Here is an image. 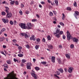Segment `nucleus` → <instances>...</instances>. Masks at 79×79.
I'll use <instances>...</instances> for the list:
<instances>
[{"label":"nucleus","mask_w":79,"mask_h":79,"mask_svg":"<svg viewBox=\"0 0 79 79\" xmlns=\"http://www.w3.org/2000/svg\"><path fill=\"white\" fill-rule=\"evenodd\" d=\"M67 36L68 40H69L70 39H73L72 40L74 42H77L78 39L76 38H73V36H71V35H70V33H69L68 31H67Z\"/></svg>","instance_id":"1"},{"label":"nucleus","mask_w":79,"mask_h":79,"mask_svg":"<svg viewBox=\"0 0 79 79\" xmlns=\"http://www.w3.org/2000/svg\"><path fill=\"white\" fill-rule=\"evenodd\" d=\"M19 26L22 29H27V26H26L25 24L24 23H20Z\"/></svg>","instance_id":"2"},{"label":"nucleus","mask_w":79,"mask_h":79,"mask_svg":"<svg viewBox=\"0 0 79 79\" xmlns=\"http://www.w3.org/2000/svg\"><path fill=\"white\" fill-rule=\"evenodd\" d=\"M27 29H31V27H32V26L31 24V23H28L27 24Z\"/></svg>","instance_id":"3"},{"label":"nucleus","mask_w":79,"mask_h":79,"mask_svg":"<svg viewBox=\"0 0 79 79\" xmlns=\"http://www.w3.org/2000/svg\"><path fill=\"white\" fill-rule=\"evenodd\" d=\"M79 12L78 11H75V13L73 15L75 16L76 19H77V16H79Z\"/></svg>","instance_id":"4"},{"label":"nucleus","mask_w":79,"mask_h":79,"mask_svg":"<svg viewBox=\"0 0 79 79\" xmlns=\"http://www.w3.org/2000/svg\"><path fill=\"white\" fill-rule=\"evenodd\" d=\"M32 73H31V75L33 76L34 79H37V75L35 74L34 73L35 72L34 71V70H32Z\"/></svg>","instance_id":"5"},{"label":"nucleus","mask_w":79,"mask_h":79,"mask_svg":"<svg viewBox=\"0 0 79 79\" xmlns=\"http://www.w3.org/2000/svg\"><path fill=\"white\" fill-rule=\"evenodd\" d=\"M7 13V15L6 16V18H11V16H12V14L11 13Z\"/></svg>","instance_id":"6"},{"label":"nucleus","mask_w":79,"mask_h":79,"mask_svg":"<svg viewBox=\"0 0 79 79\" xmlns=\"http://www.w3.org/2000/svg\"><path fill=\"white\" fill-rule=\"evenodd\" d=\"M21 34L22 36H24L25 38H29V36H28V35H27L26 33H22Z\"/></svg>","instance_id":"7"},{"label":"nucleus","mask_w":79,"mask_h":79,"mask_svg":"<svg viewBox=\"0 0 79 79\" xmlns=\"http://www.w3.org/2000/svg\"><path fill=\"white\" fill-rule=\"evenodd\" d=\"M30 40H33L35 41V36L33 35H31V37L30 38Z\"/></svg>","instance_id":"8"},{"label":"nucleus","mask_w":79,"mask_h":79,"mask_svg":"<svg viewBox=\"0 0 79 79\" xmlns=\"http://www.w3.org/2000/svg\"><path fill=\"white\" fill-rule=\"evenodd\" d=\"M73 67H70L69 68L68 71L70 73H71L73 71Z\"/></svg>","instance_id":"9"},{"label":"nucleus","mask_w":79,"mask_h":79,"mask_svg":"<svg viewBox=\"0 0 79 79\" xmlns=\"http://www.w3.org/2000/svg\"><path fill=\"white\" fill-rule=\"evenodd\" d=\"M51 61L53 63H55V57H54V56H52L51 58Z\"/></svg>","instance_id":"10"},{"label":"nucleus","mask_w":79,"mask_h":79,"mask_svg":"<svg viewBox=\"0 0 79 79\" xmlns=\"http://www.w3.org/2000/svg\"><path fill=\"white\" fill-rule=\"evenodd\" d=\"M60 31V29H57L56 30V32H54V34H59Z\"/></svg>","instance_id":"11"},{"label":"nucleus","mask_w":79,"mask_h":79,"mask_svg":"<svg viewBox=\"0 0 79 79\" xmlns=\"http://www.w3.org/2000/svg\"><path fill=\"white\" fill-rule=\"evenodd\" d=\"M5 8H6V10H5V11L7 13H9V11L8 10H9V8L8 7H5Z\"/></svg>","instance_id":"12"},{"label":"nucleus","mask_w":79,"mask_h":79,"mask_svg":"<svg viewBox=\"0 0 79 79\" xmlns=\"http://www.w3.org/2000/svg\"><path fill=\"white\" fill-rule=\"evenodd\" d=\"M65 56L67 58L69 59L70 58V56H69V54H67L65 55Z\"/></svg>","instance_id":"13"},{"label":"nucleus","mask_w":79,"mask_h":79,"mask_svg":"<svg viewBox=\"0 0 79 79\" xmlns=\"http://www.w3.org/2000/svg\"><path fill=\"white\" fill-rule=\"evenodd\" d=\"M48 47L49 48H50V49H53V46L51 45H48Z\"/></svg>","instance_id":"14"},{"label":"nucleus","mask_w":79,"mask_h":79,"mask_svg":"<svg viewBox=\"0 0 79 79\" xmlns=\"http://www.w3.org/2000/svg\"><path fill=\"white\" fill-rule=\"evenodd\" d=\"M57 61H58V63H59V64L61 63V59H59L58 58H57Z\"/></svg>","instance_id":"15"},{"label":"nucleus","mask_w":79,"mask_h":79,"mask_svg":"<svg viewBox=\"0 0 79 79\" xmlns=\"http://www.w3.org/2000/svg\"><path fill=\"white\" fill-rule=\"evenodd\" d=\"M57 70H58V71H60V72H61V73H63V69L61 68L58 69H57Z\"/></svg>","instance_id":"16"},{"label":"nucleus","mask_w":79,"mask_h":79,"mask_svg":"<svg viewBox=\"0 0 79 79\" xmlns=\"http://www.w3.org/2000/svg\"><path fill=\"white\" fill-rule=\"evenodd\" d=\"M56 35H55L56 37L57 38H60V34H56Z\"/></svg>","instance_id":"17"},{"label":"nucleus","mask_w":79,"mask_h":79,"mask_svg":"<svg viewBox=\"0 0 79 79\" xmlns=\"http://www.w3.org/2000/svg\"><path fill=\"white\" fill-rule=\"evenodd\" d=\"M27 66H32V64L31 63H28L27 64Z\"/></svg>","instance_id":"18"},{"label":"nucleus","mask_w":79,"mask_h":79,"mask_svg":"<svg viewBox=\"0 0 79 79\" xmlns=\"http://www.w3.org/2000/svg\"><path fill=\"white\" fill-rule=\"evenodd\" d=\"M5 39V38H0V42H2V41H3Z\"/></svg>","instance_id":"19"},{"label":"nucleus","mask_w":79,"mask_h":79,"mask_svg":"<svg viewBox=\"0 0 79 79\" xmlns=\"http://www.w3.org/2000/svg\"><path fill=\"white\" fill-rule=\"evenodd\" d=\"M18 56L19 57H23V54H19L18 55Z\"/></svg>","instance_id":"20"},{"label":"nucleus","mask_w":79,"mask_h":79,"mask_svg":"<svg viewBox=\"0 0 79 79\" xmlns=\"http://www.w3.org/2000/svg\"><path fill=\"white\" fill-rule=\"evenodd\" d=\"M4 68H8V66L6 64H4Z\"/></svg>","instance_id":"21"},{"label":"nucleus","mask_w":79,"mask_h":79,"mask_svg":"<svg viewBox=\"0 0 79 79\" xmlns=\"http://www.w3.org/2000/svg\"><path fill=\"white\" fill-rule=\"evenodd\" d=\"M55 3L56 6H58V1L55 0Z\"/></svg>","instance_id":"22"},{"label":"nucleus","mask_w":79,"mask_h":79,"mask_svg":"<svg viewBox=\"0 0 79 79\" xmlns=\"http://www.w3.org/2000/svg\"><path fill=\"white\" fill-rule=\"evenodd\" d=\"M40 40L39 38H37L36 39V41L38 42V43H37V44H39V42H40Z\"/></svg>","instance_id":"23"},{"label":"nucleus","mask_w":79,"mask_h":79,"mask_svg":"<svg viewBox=\"0 0 79 79\" xmlns=\"http://www.w3.org/2000/svg\"><path fill=\"white\" fill-rule=\"evenodd\" d=\"M47 39L48 40H51V37L50 36V35H48V36Z\"/></svg>","instance_id":"24"},{"label":"nucleus","mask_w":79,"mask_h":79,"mask_svg":"<svg viewBox=\"0 0 79 79\" xmlns=\"http://www.w3.org/2000/svg\"><path fill=\"white\" fill-rule=\"evenodd\" d=\"M39 45H36L35 46V48L36 49V50H37L38 48H39Z\"/></svg>","instance_id":"25"},{"label":"nucleus","mask_w":79,"mask_h":79,"mask_svg":"<svg viewBox=\"0 0 79 79\" xmlns=\"http://www.w3.org/2000/svg\"><path fill=\"white\" fill-rule=\"evenodd\" d=\"M1 31H2V32H5V31H6V29H5V28H3L1 30Z\"/></svg>","instance_id":"26"},{"label":"nucleus","mask_w":79,"mask_h":79,"mask_svg":"<svg viewBox=\"0 0 79 79\" xmlns=\"http://www.w3.org/2000/svg\"><path fill=\"white\" fill-rule=\"evenodd\" d=\"M73 5L74 6H75V7H76V6H77V3H76V1L74 2V3Z\"/></svg>","instance_id":"27"},{"label":"nucleus","mask_w":79,"mask_h":79,"mask_svg":"<svg viewBox=\"0 0 79 79\" xmlns=\"http://www.w3.org/2000/svg\"><path fill=\"white\" fill-rule=\"evenodd\" d=\"M10 3L11 5H13V4L15 3V1H11V2H10Z\"/></svg>","instance_id":"28"},{"label":"nucleus","mask_w":79,"mask_h":79,"mask_svg":"<svg viewBox=\"0 0 79 79\" xmlns=\"http://www.w3.org/2000/svg\"><path fill=\"white\" fill-rule=\"evenodd\" d=\"M2 20L4 23H6V19H2Z\"/></svg>","instance_id":"29"},{"label":"nucleus","mask_w":79,"mask_h":79,"mask_svg":"<svg viewBox=\"0 0 79 79\" xmlns=\"http://www.w3.org/2000/svg\"><path fill=\"white\" fill-rule=\"evenodd\" d=\"M67 10H69V11L71 10V8H70V7H67Z\"/></svg>","instance_id":"30"},{"label":"nucleus","mask_w":79,"mask_h":79,"mask_svg":"<svg viewBox=\"0 0 79 79\" xmlns=\"http://www.w3.org/2000/svg\"><path fill=\"white\" fill-rule=\"evenodd\" d=\"M31 66H27V69H31Z\"/></svg>","instance_id":"31"},{"label":"nucleus","mask_w":79,"mask_h":79,"mask_svg":"<svg viewBox=\"0 0 79 79\" xmlns=\"http://www.w3.org/2000/svg\"><path fill=\"white\" fill-rule=\"evenodd\" d=\"M56 73L57 75H60V72L59 71H56Z\"/></svg>","instance_id":"32"},{"label":"nucleus","mask_w":79,"mask_h":79,"mask_svg":"<svg viewBox=\"0 0 79 79\" xmlns=\"http://www.w3.org/2000/svg\"><path fill=\"white\" fill-rule=\"evenodd\" d=\"M63 34V31H61L59 32V34L60 35H61Z\"/></svg>","instance_id":"33"},{"label":"nucleus","mask_w":79,"mask_h":79,"mask_svg":"<svg viewBox=\"0 0 79 79\" xmlns=\"http://www.w3.org/2000/svg\"><path fill=\"white\" fill-rule=\"evenodd\" d=\"M22 61L23 63H25L26 61V60H24V59H23L22 60Z\"/></svg>","instance_id":"34"},{"label":"nucleus","mask_w":79,"mask_h":79,"mask_svg":"<svg viewBox=\"0 0 79 79\" xmlns=\"http://www.w3.org/2000/svg\"><path fill=\"white\" fill-rule=\"evenodd\" d=\"M41 63L42 64H46V63H47V62H42Z\"/></svg>","instance_id":"35"},{"label":"nucleus","mask_w":79,"mask_h":79,"mask_svg":"<svg viewBox=\"0 0 79 79\" xmlns=\"http://www.w3.org/2000/svg\"><path fill=\"white\" fill-rule=\"evenodd\" d=\"M14 61L15 63H16V61H17V62H18V60H17V59H15V58L14 59Z\"/></svg>","instance_id":"36"},{"label":"nucleus","mask_w":79,"mask_h":79,"mask_svg":"<svg viewBox=\"0 0 79 79\" xmlns=\"http://www.w3.org/2000/svg\"><path fill=\"white\" fill-rule=\"evenodd\" d=\"M12 41L14 42V43H16L17 41H16V39H14L12 40Z\"/></svg>","instance_id":"37"},{"label":"nucleus","mask_w":79,"mask_h":79,"mask_svg":"<svg viewBox=\"0 0 79 79\" xmlns=\"http://www.w3.org/2000/svg\"><path fill=\"white\" fill-rule=\"evenodd\" d=\"M10 23L11 25H13V22L12 21H10Z\"/></svg>","instance_id":"38"},{"label":"nucleus","mask_w":79,"mask_h":79,"mask_svg":"<svg viewBox=\"0 0 79 79\" xmlns=\"http://www.w3.org/2000/svg\"><path fill=\"white\" fill-rule=\"evenodd\" d=\"M6 62L7 63L9 64H11V62H10V60H7Z\"/></svg>","instance_id":"39"},{"label":"nucleus","mask_w":79,"mask_h":79,"mask_svg":"<svg viewBox=\"0 0 79 79\" xmlns=\"http://www.w3.org/2000/svg\"><path fill=\"white\" fill-rule=\"evenodd\" d=\"M18 48L19 49V50H21V48H22V47L19 46L18 47Z\"/></svg>","instance_id":"40"},{"label":"nucleus","mask_w":79,"mask_h":79,"mask_svg":"<svg viewBox=\"0 0 79 79\" xmlns=\"http://www.w3.org/2000/svg\"><path fill=\"white\" fill-rule=\"evenodd\" d=\"M2 15H6V13L5 12H2Z\"/></svg>","instance_id":"41"},{"label":"nucleus","mask_w":79,"mask_h":79,"mask_svg":"<svg viewBox=\"0 0 79 79\" xmlns=\"http://www.w3.org/2000/svg\"><path fill=\"white\" fill-rule=\"evenodd\" d=\"M24 5H23V4H21L20 7L21 8H23L24 7Z\"/></svg>","instance_id":"42"},{"label":"nucleus","mask_w":79,"mask_h":79,"mask_svg":"<svg viewBox=\"0 0 79 79\" xmlns=\"http://www.w3.org/2000/svg\"><path fill=\"white\" fill-rule=\"evenodd\" d=\"M54 76L58 78V79H60V77L57 76V75L56 74L54 75Z\"/></svg>","instance_id":"43"},{"label":"nucleus","mask_w":79,"mask_h":79,"mask_svg":"<svg viewBox=\"0 0 79 79\" xmlns=\"http://www.w3.org/2000/svg\"><path fill=\"white\" fill-rule=\"evenodd\" d=\"M26 47H27V48H28V49L29 48H30L29 45L28 44L26 45Z\"/></svg>","instance_id":"44"},{"label":"nucleus","mask_w":79,"mask_h":79,"mask_svg":"<svg viewBox=\"0 0 79 79\" xmlns=\"http://www.w3.org/2000/svg\"><path fill=\"white\" fill-rule=\"evenodd\" d=\"M35 69L36 70H39V68L38 67H36L35 68Z\"/></svg>","instance_id":"45"},{"label":"nucleus","mask_w":79,"mask_h":79,"mask_svg":"<svg viewBox=\"0 0 79 79\" xmlns=\"http://www.w3.org/2000/svg\"><path fill=\"white\" fill-rule=\"evenodd\" d=\"M16 23H17V22H16V21L15 20V21H14V24L15 25H16Z\"/></svg>","instance_id":"46"},{"label":"nucleus","mask_w":79,"mask_h":79,"mask_svg":"<svg viewBox=\"0 0 79 79\" xmlns=\"http://www.w3.org/2000/svg\"><path fill=\"white\" fill-rule=\"evenodd\" d=\"M70 47L71 48H74V45L73 44H71L70 45Z\"/></svg>","instance_id":"47"},{"label":"nucleus","mask_w":79,"mask_h":79,"mask_svg":"<svg viewBox=\"0 0 79 79\" xmlns=\"http://www.w3.org/2000/svg\"><path fill=\"white\" fill-rule=\"evenodd\" d=\"M25 13H26V14H29V11L28 10H27L25 12Z\"/></svg>","instance_id":"48"},{"label":"nucleus","mask_w":79,"mask_h":79,"mask_svg":"<svg viewBox=\"0 0 79 79\" xmlns=\"http://www.w3.org/2000/svg\"><path fill=\"white\" fill-rule=\"evenodd\" d=\"M19 13H20V15H23V12L22 11L20 10L19 11Z\"/></svg>","instance_id":"49"},{"label":"nucleus","mask_w":79,"mask_h":79,"mask_svg":"<svg viewBox=\"0 0 79 79\" xmlns=\"http://www.w3.org/2000/svg\"><path fill=\"white\" fill-rule=\"evenodd\" d=\"M53 13L55 15H56V12L55 11H53Z\"/></svg>","instance_id":"50"},{"label":"nucleus","mask_w":79,"mask_h":79,"mask_svg":"<svg viewBox=\"0 0 79 79\" xmlns=\"http://www.w3.org/2000/svg\"><path fill=\"white\" fill-rule=\"evenodd\" d=\"M42 41L43 42H45V39L44 38H43L42 39Z\"/></svg>","instance_id":"51"},{"label":"nucleus","mask_w":79,"mask_h":79,"mask_svg":"<svg viewBox=\"0 0 79 79\" xmlns=\"http://www.w3.org/2000/svg\"><path fill=\"white\" fill-rule=\"evenodd\" d=\"M37 21V19H33L32 20V22H35V21Z\"/></svg>","instance_id":"52"},{"label":"nucleus","mask_w":79,"mask_h":79,"mask_svg":"<svg viewBox=\"0 0 79 79\" xmlns=\"http://www.w3.org/2000/svg\"><path fill=\"white\" fill-rule=\"evenodd\" d=\"M60 24L61 25V26H64V23H62V22H60Z\"/></svg>","instance_id":"53"},{"label":"nucleus","mask_w":79,"mask_h":79,"mask_svg":"<svg viewBox=\"0 0 79 79\" xmlns=\"http://www.w3.org/2000/svg\"><path fill=\"white\" fill-rule=\"evenodd\" d=\"M15 3L16 5H18V2L17 1H16L15 2Z\"/></svg>","instance_id":"54"},{"label":"nucleus","mask_w":79,"mask_h":79,"mask_svg":"<svg viewBox=\"0 0 79 79\" xmlns=\"http://www.w3.org/2000/svg\"><path fill=\"white\" fill-rule=\"evenodd\" d=\"M49 15L50 16H53V13H52V12H50L49 13Z\"/></svg>","instance_id":"55"},{"label":"nucleus","mask_w":79,"mask_h":79,"mask_svg":"<svg viewBox=\"0 0 79 79\" xmlns=\"http://www.w3.org/2000/svg\"><path fill=\"white\" fill-rule=\"evenodd\" d=\"M40 3L42 4V5H44V4H45V2L44 1H42L40 2Z\"/></svg>","instance_id":"56"},{"label":"nucleus","mask_w":79,"mask_h":79,"mask_svg":"<svg viewBox=\"0 0 79 79\" xmlns=\"http://www.w3.org/2000/svg\"><path fill=\"white\" fill-rule=\"evenodd\" d=\"M64 70L65 71V72H67L68 71V69H67L65 68L64 69Z\"/></svg>","instance_id":"57"},{"label":"nucleus","mask_w":79,"mask_h":79,"mask_svg":"<svg viewBox=\"0 0 79 79\" xmlns=\"http://www.w3.org/2000/svg\"><path fill=\"white\" fill-rule=\"evenodd\" d=\"M62 18L63 20H64L65 18V16H62Z\"/></svg>","instance_id":"58"},{"label":"nucleus","mask_w":79,"mask_h":79,"mask_svg":"<svg viewBox=\"0 0 79 79\" xmlns=\"http://www.w3.org/2000/svg\"><path fill=\"white\" fill-rule=\"evenodd\" d=\"M9 22V21H8V19H6V23H8Z\"/></svg>","instance_id":"59"},{"label":"nucleus","mask_w":79,"mask_h":79,"mask_svg":"<svg viewBox=\"0 0 79 79\" xmlns=\"http://www.w3.org/2000/svg\"><path fill=\"white\" fill-rule=\"evenodd\" d=\"M63 38L64 39H65V38H66V37H65V35H63Z\"/></svg>","instance_id":"60"},{"label":"nucleus","mask_w":79,"mask_h":79,"mask_svg":"<svg viewBox=\"0 0 79 79\" xmlns=\"http://www.w3.org/2000/svg\"><path fill=\"white\" fill-rule=\"evenodd\" d=\"M1 53H2V54H3V55L4 54V52H3L2 51H1L0 52Z\"/></svg>","instance_id":"61"},{"label":"nucleus","mask_w":79,"mask_h":79,"mask_svg":"<svg viewBox=\"0 0 79 79\" xmlns=\"http://www.w3.org/2000/svg\"><path fill=\"white\" fill-rule=\"evenodd\" d=\"M59 48H62V46H61V45H60L59 46Z\"/></svg>","instance_id":"62"},{"label":"nucleus","mask_w":79,"mask_h":79,"mask_svg":"<svg viewBox=\"0 0 79 79\" xmlns=\"http://www.w3.org/2000/svg\"><path fill=\"white\" fill-rule=\"evenodd\" d=\"M48 3H51L50 1L49 0H48Z\"/></svg>","instance_id":"63"},{"label":"nucleus","mask_w":79,"mask_h":79,"mask_svg":"<svg viewBox=\"0 0 79 79\" xmlns=\"http://www.w3.org/2000/svg\"><path fill=\"white\" fill-rule=\"evenodd\" d=\"M3 48H6V46H5V45H3Z\"/></svg>","instance_id":"64"}]
</instances>
